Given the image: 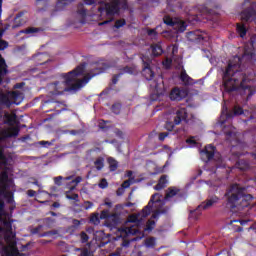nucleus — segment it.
<instances>
[{"label":"nucleus","instance_id":"obj_33","mask_svg":"<svg viewBox=\"0 0 256 256\" xmlns=\"http://www.w3.org/2000/svg\"><path fill=\"white\" fill-rule=\"evenodd\" d=\"M236 31L238 33V35L240 37H245V35H247V27L245 26V24H237L236 25Z\"/></svg>","mask_w":256,"mask_h":256},{"label":"nucleus","instance_id":"obj_2","mask_svg":"<svg viewBox=\"0 0 256 256\" xmlns=\"http://www.w3.org/2000/svg\"><path fill=\"white\" fill-rule=\"evenodd\" d=\"M111 65L104 61H98L91 65L89 73H87L83 79H78L80 75H83L85 67L77 66L74 70L68 72L67 74H62L61 77L64 79L62 82H54L52 86L54 87L53 95H63L65 91H79L82 87H85L93 77L96 75H101L109 69Z\"/></svg>","mask_w":256,"mask_h":256},{"label":"nucleus","instance_id":"obj_29","mask_svg":"<svg viewBox=\"0 0 256 256\" xmlns=\"http://www.w3.org/2000/svg\"><path fill=\"white\" fill-rule=\"evenodd\" d=\"M108 222L110 227H117V225H119V222H120L119 214L117 213L111 214L110 218H108Z\"/></svg>","mask_w":256,"mask_h":256},{"label":"nucleus","instance_id":"obj_44","mask_svg":"<svg viewBox=\"0 0 256 256\" xmlns=\"http://www.w3.org/2000/svg\"><path fill=\"white\" fill-rule=\"evenodd\" d=\"M125 25H127V21H125V19H119L116 20L114 27L116 29H121V27H125Z\"/></svg>","mask_w":256,"mask_h":256},{"label":"nucleus","instance_id":"obj_43","mask_svg":"<svg viewBox=\"0 0 256 256\" xmlns=\"http://www.w3.org/2000/svg\"><path fill=\"white\" fill-rule=\"evenodd\" d=\"M153 229H155V221L148 220L146 223V227L144 228V231H153Z\"/></svg>","mask_w":256,"mask_h":256},{"label":"nucleus","instance_id":"obj_20","mask_svg":"<svg viewBox=\"0 0 256 256\" xmlns=\"http://www.w3.org/2000/svg\"><path fill=\"white\" fill-rule=\"evenodd\" d=\"M179 191H181V190L175 186L169 187L166 190L164 201H169L170 199H173V197L179 195Z\"/></svg>","mask_w":256,"mask_h":256},{"label":"nucleus","instance_id":"obj_64","mask_svg":"<svg viewBox=\"0 0 256 256\" xmlns=\"http://www.w3.org/2000/svg\"><path fill=\"white\" fill-rule=\"evenodd\" d=\"M72 224L74 225V227H79V225H81V221H79L77 219H73Z\"/></svg>","mask_w":256,"mask_h":256},{"label":"nucleus","instance_id":"obj_7","mask_svg":"<svg viewBox=\"0 0 256 256\" xmlns=\"http://www.w3.org/2000/svg\"><path fill=\"white\" fill-rule=\"evenodd\" d=\"M62 105L63 107L60 108V110H57V107H60ZM42 109L44 110V113H51V111H55V113L49 115V119H53V117H57L59 113H62V111H65V104L61 102H57L53 99H49L44 101L42 105Z\"/></svg>","mask_w":256,"mask_h":256},{"label":"nucleus","instance_id":"obj_23","mask_svg":"<svg viewBox=\"0 0 256 256\" xmlns=\"http://www.w3.org/2000/svg\"><path fill=\"white\" fill-rule=\"evenodd\" d=\"M5 124L9 125L10 127H13L15 123H17V114H5L4 115Z\"/></svg>","mask_w":256,"mask_h":256},{"label":"nucleus","instance_id":"obj_25","mask_svg":"<svg viewBox=\"0 0 256 256\" xmlns=\"http://www.w3.org/2000/svg\"><path fill=\"white\" fill-rule=\"evenodd\" d=\"M166 187H167V176L166 175H162L160 177L158 183L154 187V189L156 191H161V189H165Z\"/></svg>","mask_w":256,"mask_h":256},{"label":"nucleus","instance_id":"obj_46","mask_svg":"<svg viewBox=\"0 0 256 256\" xmlns=\"http://www.w3.org/2000/svg\"><path fill=\"white\" fill-rule=\"evenodd\" d=\"M19 128L13 127L11 128V133L6 134V137H17L19 135Z\"/></svg>","mask_w":256,"mask_h":256},{"label":"nucleus","instance_id":"obj_24","mask_svg":"<svg viewBox=\"0 0 256 256\" xmlns=\"http://www.w3.org/2000/svg\"><path fill=\"white\" fill-rule=\"evenodd\" d=\"M178 33H183L187 29V23L182 20H176L175 25L172 26Z\"/></svg>","mask_w":256,"mask_h":256},{"label":"nucleus","instance_id":"obj_31","mask_svg":"<svg viewBox=\"0 0 256 256\" xmlns=\"http://www.w3.org/2000/svg\"><path fill=\"white\" fill-rule=\"evenodd\" d=\"M156 241L157 239L155 237H149L145 239L144 245L147 247V249H154V247L157 245Z\"/></svg>","mask_w":256,"mask_h":256},{"label":"nucleus","instance_id":"obj_55","mask_svg":"<svg viewBox=\"0 0 256 256\" xmlns=\"http://www.w3.org/2000/svg\"><path fill=\"white\" fill-rule=\"evenodd\" d=\"M83 207H84L85 211H89V209H93V202L85 201L83 203Z\"/></svg>","mask_w":256,"mask_h":256},{"label":"nucleus","instance_id":"obj_59","mask_svg":"<svg viewBox=\"0 0 256 256\" xmlns=\"http://www.w3.org/2000/svg\"><path fill=\"white\" fill-rule=\"evenodd\" d=\"M147 35H149V37H157V30L156 29H148Z\"/></svg>","mask_w":256,"mask_h":256},{"label":"nucleus","instance_id":"obj_21","mask_svg":"<svg viewBox=\"0 0 256 256\" xmlns=\"http://www.w3.org/2000/svg\"><path fill=\"white\" fill-rule=\"evenodd\" d=\"M180 80L182 83H184V85H195V80H193V78H191V76H189L185 70L181 71Z\"/></svg>","mask_w":256,"mask_h":256},{"label":"nucleus","instance_id":"obj_5","mask_svg":"<svg viewBox=\"0 0 256 256\" xmlns=\"http://www.w3.org/2000/svg\"><path fill=\"white\" fill-rule=\"evenodd\" d=\"M9 171H11L9 165H0V197H3L8 205H13L15 198L13 192L9 191L13 185V180L9 178Z\"/></svg>","mask_w":256,"mask_h":256},{"label":"nucleus","instance_id":"obj_28","mask_svg":"<svg viewBox=\"0 0 256 256\" xmlns=\"http://www.w3.org/2000/svg\"><path fill=\"white\" fill-rule=\"evenodd\" d=\"M10 98L12 99V101H14L16 105H19V103H21V99H23V93L19 91H13L10 94Z\"/></svg>","mask_w":256,"mask_h":256},{"label":"nucleus","instance_id":"obj_15","mask_svg":"<svg viewBox=\"0 0 256 256\" xmlns=\"http://www.w3.org/2000/svg\"><path fill=\"white\" fill-rule=\"evenodd\" d=\"M142 75L147 81H152L153 77H155V72L151 69V63L145 62V60H143Z\"/></svg>","mask_w":256,"mask_h":256},{"label":"nucleus","instance_id":"obj_57","mask_svg":"<svg viewBox=\"0 0 256 256\" xmlns=\"http://www.w3.org/2000/svg\"><path fill=\"white\" fill-rule=\"evenodd\" d=\"M79 256H93V255L91 254V251H89V249L83 248V249L81 250V253H80Z\"/></svg>","mask_w":256,"mask_h":256},{"label":"nucleus","instance_id":"obj_1","mask_svg":"<svg viewBox=\"0 0 256 256\" xmlns=\"http://www.w3.org/2000/svg\"><path fill=\"white\" fill-rule=\"evenodd\" d=\"M251 48L245 46L242 57L238 55L229 60V63L223 73V85L226 93L238 91L241 97H246L249 101L255 91V72L247 68L251 61H255L256 35L251 36L249 40Z\"/></svg>","mask_w":256,"mask_h":256},{"label":"nucleus","instance_id":"obj_35","mask_svg":"<svg viewBox=\"0 0 256 256\" xmlns=\"http://www.w3.org/2000/svg\"><path fill=\"white\" fill-rule=\"evenodd\" d=\"M41 31L40 28H35V27H28L26 29L20 30V34H25V35H32V33H39Z\"/></svg>","mask_w":256,"mask_h":256},{"label":"nucleus","instance_id":"obj_41","mask_svg":"<svg viewBox=\"0 0 256 256\" xmlns=\"http://www.w3.org/2000/svg\"><path fill=\"white\" fill-rule=\"evenodd\" d=\"M56 222L57 221L54 218H51V217L44 218V223L46 227H48L49 229H51V227H53V225H55Z\"/></svg>","mask_w":256,"mask_h":256},{"label":"nucleus","instance_id":"obj_50","mask_svg":"<svg viewBox=\"0 0 256 256\" xmlns=\"http://www.w3.org/2000/svg\"><path fill=\"white\" fill-rule=\"evenodd\" d=\"M111 217V213H109V210H103L100 214V219H106L107 221H109Z\"/></svg>","mask_w":256,"mask_h":256},{"label":"nucleus","instance_id":"obj_18","mask_svg":"<svg viewBox=\"0 0 256 256\" xmlns=\"http://www.w3.org/2000/svg\"><path fill=\"white\" fill-rule=\"evenodd\" d=\"M3 139L4 138L0 134V143L1 141H3ZM10 161H11V157L5 155V149L2 146H0V165H4V166L9 165Z\"/></svg>","mask_w":256,"mask_h":256},{"label":"nucleus","instance_id":"obj_56","mask_svg":"<svg viewBox=\"0 0 256 256\" xmlns=\"http://www.w3.org/2000/svg\"><path fill=\"white\" fill-rule=\"evenodd\" d=\"M121 75H123V73L115 74L112 77V85H117V83H119V77H121Z\"/></svg>","mask_w":256,"mask_h":256},{"label":"nucleus","instance_id":"obj_34","mask_svg":"<svg viewBox=\"0 0 256 256\" xmlns=\"http://www.w3.org/2000/svg\"><path fill=\"white\" fill-rule=\"evenodd\" d=\"M108 164L111 172L119 168V162H117L113 157L108 158Z\"/></svg>","mask_w":256,"mask_h":256},{"label":"nucleus","instance_id":"obj_45","mask_svg":"<svg viewBox=\"0 0 256 256\" xmlns=\"http://www.w3.org/2000/svg\"><path fill=\"white\" fill-rule=\"evenodd\" d=\"M148 7H159L161 0H146Z\"/></svg>","mask_w":256,"mask_h":256},{"label":"nucleus","instance_id":"obj_22","mask_svg":"<svg viewBox=\"0 0 256 256\" xmlns=\"http://www.w3.org/2000/svg\"><path fill=\"white\" fill-rule=\"evenodd\" d=\"M152 57H161L163 55V46H161L160 42L152 44Z\"/></svg>","mask_w":256,"mask_h":256},{"label":"nucleus","instance_id":"obj_13","mask_svg":"<svg viewBox=\"0 0 256 256\" xmlns=\"http://www.w3.org/2000/svg\"><path fill=\"white\" fill-rule=\"evenodd\" d=\"M186 37L191 43H201L205 39L201 30L190 31L186 34Z\"/></svg>","mask_w":256,"mask_h":256},{"label":"nucleus","instance_id":"obj_60","mask_svg":"<svg viewBox=\"0 0 256 256\" xmlns=\"http://www.w3.org/2000/svg\"><path fill=\"white\" fill-rule=\"evenodd\" d=\"M128 233L130 235H137V233H139V228H132V227H130V228H128Z\"/></svg>","mask_w":256,"mask_h":256},{"label":"nucleus","instance_id":"obj_47","mask_svg":"<svg viewBox=\"0 0 256 256\" xmlns=\"http://www.w3.org/2000/svg\"><path fill=\"white\" fill-rule=\"evenodd\" d=\"M98 187H99L100 189H107V188L109 187V182H107V179L102 178V179L100 180V183L98 184Z\"/></svg>","mask_w":256,"mask_h":256},{"label":"nucleus","instance_id":"obj_58","mask_svg":"<svg viewBox=\"0 0 256 256\" xmlns=\"http://www.w3.org/2000/svg\"><path fill=\"white\" fill-rule=\"evenodd\" d=\"M61 181H63V176H57L54 178L55 185H58L59 187L62 185Z\"/></svg>","mask_w":256,"mask_h":256},{"label":"nucleus","instance_id":"obj_40","mask_svg":"<svg viewBox=\"0 0 256 256\" xmlns=\"http://www.w3.org/2000/svg\"><path fill=\"white\" fill-rule=\"evenodd\" d=\"M121 108H122V105L121 103H115L112 105V113H114L115 115H119L121 113Z\"/></svg>","mask_w":256,"mask_h":256},{"label":"nucleus","instance_id":"obj_32","mask_svg":"<svg viewBox=\"0 0 256 256\" xmlns=\"http://www.w3.org/2000/svg\"><path fill=\"white\" fill-rule=\"evenodd\" d=\"M167 213H169V207L157 209L153 212L152 219H159V215H167Z\"/></svg>","mask_w":256,"mask_h":256},{"label":"nucleus","instance_id":"obj_3","mask_svg":"<svg viewBox=\"0 0 256 256\" xmlns=\"http://www.w3.org/2000/svg\"><path fill=\"white\" fill-rule=\"evenodd\" d=\"M5 215V202L0 201V235H3L6 246L2 248L1 256H18L16 234L13 232V219L3 218Z\"/></svg>","mask_w":256,"mask_h":256},{"label":"nucleus","instance_id":"obj_17","mask_svg":"<svg viewBox=\"0 0 256 256\" xmlns=\"http://www.w3.org/2000/svg\"><path fill=\"white\" fill-rule=\"evenodd\" d=\"M23 15H25V12H19L16 14L12 24V29H18V27H23V25L27 23V20L23 18Z\"/></svg>","mask_w":256,"mask_h":256},{"label":"nucleus","instance_id":"obj_61","mask_svg":"<svg viewBox=\"0 0 256 256\" xmlns=\"http://www.w3.org/2000/svg\"><path fill=\"white\" fill-rule=\"evenodd\" d=\"M123 73H129V75H133V68L126 66L123 68Z\"/></svg>","mask_w":256,"mask_h":256},{"label":"nucleus","instance_id":"obj_30","mask_svg":"<svg viewBox=\"0 0 256 256\" xmlns=\"http://www.w3.org/2000/svg\"><path fill=\"white\" fill-rule=\"evenodd\" d=\"M236 168L239 169L240 171H247V169H249V162L244 159H239L236 162Z\"/></svg>","mask_w":256,"mask_h":256},{"label":"nucleus","instance_id":"obj_39","mask_svg":"<svg viewBox=\"0 0 256 256\" xmlns=\"http://www.w3.org/2000/svg\"><path fill=\"white\" fill-rule=\"evenodd\" d=\"M66 199H69V201H76V203H79V194H69V192H66Z\"/></svg>","mask_w":256,"mask_h":256},{"label":"nucleus","instance_id":"obj_10","mask_svg":"<svg viewBox=\"0 0 256 256\" xmlns=\"http://www.w3.org/2000/svg\"><path fill=\"white\" fill-rule=\"evenodd\" d=\"M215 203H219V197L214 196L205 202H202L198 207L194 210L191 211V213H197L198 215H201V211H205V209H209V207H213Z\"/></svg>","mask_w":256,"mask_h":256},{"label":"nucleus","instance_id":"obj_8","mask_svg":"<svg viewBox=\"0 0 256 256\" xmlns=\"http://www.w3.org/2000/svg\"><path fill=\"white\" fill-rule=\"evenodd\" d=\"M182 121H185V123H189V120H187V109L186 108H179L176 111V116L174 117V123L166 122L165 129L167 131H173V129H175V125H180Z\"/></svg>","mask_w":256,"mask_h":256},{"label":"nucleus","instance_id":"obj_62","mask_svg":"<svg viewBox=\"0 0 256 256\" xmlns=\"http://www.w3.org/2000/svg\"><path fill=\"white\" fill-rule=\"evenodd\" d=\"M169 135L167 132H161L159 134V141H165V138Z\"/></svg>","mask_w":256,"mask_h":256},{"label":"nucleus","instance_id":"obj_49","mask_svg":"<svg viewBox=\"0 0 256 256\" xmlns=\"http://www.w3.org/2000/svg\"><path fill=\"white\" fill-rule=\"evenodd\" d=\"M107 123H111L110 121H105V120H100L98 127L99 129H102V131H105L106 129H109V127H107Z\"/></svg>","mask_w":256,"mask_h":256},{"label":"nucleus","instance_id":"obj_4","mask_svg":"<svg viewBox=\"0 0 256 256\" xmlns=\"http://www.w3.org/2000/svg\"><path fill=\"white\" fill-rule=\"evenodd\" d=\"M245 191H247V188L241 186V184H232L224 194L227 207L238 211H243V209L250 207L253 195L245 194Z\"/></svg>","mask_w":256,"mask_h":256},{"label":"nucleus","instance_id":"obj_9","mask_svg":"<svg viewBox=\"0 0 256 256\" xmlns=\"http://www.w3.org/2000/svg\"><path fill=\"white\" fill-rule=\"evenodd\" d=\"M145 213H147V210L145 211V208H143L140 212L130 215L128 217V223H135L139 229V227L145 223V218L149 217V215H145Z\"/></svg>","mask_w":256,"mask_h":256},{"label":"nucleus","instance_id":"obj_6","mask_svg":"<svg viewBox=\"0 0 256 256\" xmlns=\"http://www.w3.org/2000/svg\"><path fill=\"white\" fill-rule=\"evenodd\" d=\"M126 2L127 0H109V2H100V7L98 8L100 15H106L107 17L111 18L100 22L99 26L101 27L111 23V21H113V15H115V13H119V5Z\"/></svg>","mask_w":256,"mask_h":256},{"label":"nucleus","instance_id":"obj_36","mask_svg":"<svg viewBox=\"0 0 256 256\" xmlns=\"http://www.w3.org/2000/svg\"><path fill=\"white\" fill-rule=\"evenodd\" d=\"M175 21H177V19H172L169 15L163 17V23L168 27H175Z\"/></svg>","mask_w":256,"mask_h":256},{"label":"nucleus","instance_id":"obj_51","mask_svg":"<svg viewBox=\"0 0 256 256\" xmlns=\"http://www.w3.org/2000/svg\"><path fill=\"white\" fill-rule=\"evenodd\" d=\"M80 241L81 243H87L89 241V235H87L85 231L80 233Z\"/></svg>","mask_w":256,"mask_h":256},{"label":"nucleus","instance_id":"obj_27","mask_svg":"<svg viewBox=\"0 0 256 256\" xmlns=\"http://www.w3.org/2000/svg\"><path fill=\"white\" fill-rule=\"evenodd\" d=\"M73 1L75 0H58V2L56 3V11H63V9H65V7H67V5H71V3H73Z\"/></svg>","mask_w":256,"mask_h":256},{"label":"nucleus","instance_id":"obj_48","mask_svg":"<svg viewBox=\"0 0 256 256\" xmlns=\"http://www.w3.org/2000/svg\"><path fill=\"white\" fill-rule=\"evenodd\" d=\"M0 102L4 103V105H9L11 104V101L9 100V96L5 95V94H1L0 95Z\"/></svg>","mask_w":256,"mask_h":256},{"label":"nucleus","instance_id":"obj_42","mask_svg":"<svg viewBox=\"0 0 256 256\" xmlns=\"http://www.w3.org/2000/svg\"><path fill=\"white\" fill-rule=\"evenodd\" d=\"M77 13L81 17H86L87 16V10L83 7V3L78 4Z\"/></svg>","mask_w":256,"mask_h":256},{"label":"nucleus","instance_id":"obj_26","mask_svg":"<svg viewBox=\"0 0 256 256\" xmlns=\"http://www.w3.org/2000/svg\"><path fill=\"white\" fill-rule=\"evenodd\" d=\"M8 73L7 62H5V58L0 54V77H4V75H7Z\"/></svg>","mask_w":256,"mask_h":256},{"label":"nucleus","instance_id":"obj_11","mask_svg":"<svg viewBox=\"0 0 256 256\" xmlns=\"http://www.w3.org/2000/svg\"><path fill=\"white\" fill-rule=\"evenodd\" d=\"M157 203L163 205V202L161 201V194L159 193H155L151 196L148 204L144 207V211H147L145 215H151L153 205H157Z\"/></svg>","mask_w":256,"mask_h":256},{"label":"nucleus","instance_id":"obj_16","mask_svg":"<svg viewBox=\"0 0 256 256\" xmlns=\"http://www.w3.org/2000/svg\"><path fill=\"white\" fill-rule=\"evenodd\" d=\"M202 157H206L204 161H211L213 157H215V146L208 145L204 148V150L201 151Z\"/></svg>","mask_w":256,"mask_h":256},{"label":"nucleus","instance_id":"obj_53","mask_svg":"<svg viewBox=\"0 0 256 256\" xmlns=\"http://www.w3.org/2000/svg\"><path fill=\"white\" fill-rule=\"evenodd\" d=\"M43 229V225H38L37 227L33 228L31 230V234L32 235H41L42 233H39V231H41Z\"/></svg>","mask_w":256,"mask_h":256},{"label":"nucleus","instance_id":"obj_38","mask_svg":"<svg viewBox=\"0 0 256 256\" xmlns=\"http://www.w3.org/2000/svg\"><path fill=\"white\" fill-rule=\"evenodd\" d=\"M90 223H92V225H99V223H101V217L99 216V213L92 214L90 216Z\"/></svg>","mask_w":256,"mask_h":256},{"label":"nucleus","instance_id":"obj_52","mask_svg":"<svg viewBox=\"0 0 256 256\" xmlns=\"http://www.w3.org/2000/svg\"><path fill=\"white\" fill-rule=\"evenodd\" d=\"M9 47V42L3 39H0V51H5Z\"/></svg>","mask_w":256,"mask_h":256},{"label":"nucleus","instance_id":"obj_12","mask_svg":"<svg viewBox=\"0 0 256 256\" xmlns=\"http://www.w3.org/2000/svg\"><path fill=\"white\" fill-rule=\"evenodd\" d=\"M223 115H225L226 119H233V117L237 115H243V108L241 106H235L233 111L229 112L227 106L223 105L221 117H223Z\"/></svg>","mask_w":256,"mask_h":256},{"label":"nucleus","instance_id":"obj_14","mask_svg":"<svg viewBox=\"0 0 256 256\" xmlns=\"http://www.w3.org/2000/svg\"><path fill=\"white\" fill-rule=\"evenodd\" d=\"M185 97H187V90L180 88L172 89L169 95L171 101H182Z\"/></svg>","mask_w":256,"mask_h":256},{"label":"nucleus","instance_id":"obj_54","mask_svg":"<svg viewBox=\"0 0 256 256\" xmlns=\"http://www.w3.org/2000/svg\"><path fill=\"white\" fill-rule=\"evenodd\" d=\"M49 235H57V230H52L48 232H44L42 234H39L38 237H49Z\"/></svg>","mask_w":256,"mask_h":256},{"label":"nucleus","instance_id":"obj_63","mask_svg":"<svg viewBox=\"0 0 256 256\" xmlns=\"http://www.w3.org/2000/svg\"><path fill=\"white\" fill-rule=\"evenodd\" d=\"M27 195L28 197H35V195H37V192L35 190H28Z\"/></svg>","mask_w":256,"mask_h":256},{"label":"nucleus","instance_id":"obj_37","mask_svg":"<svg viewBox=\"0 0 256 256\" xmlns=\"http://www.w3.org/2000/svg\"><path fill=\"white\" fill-rule=\"evenodd\" d=\"M94 165L97 171H101L103 167H105V159L103 157H99L94 161Z\"/></svg>","mask_w":256,"mask_h":256},{"label":"nucleus","instance_id":"obj_19","mask_svg":"<svg viewBox=\"0 0 256 256\" xmlns=\"http://www.w3.org/2000/svg\"><path fill=\"white\" fill-rule=\"evenodd\" d=\"M214 9H221V5L217 4L215 0H207L206 1V11L210 15H213L215 12Z\"/></svg>","mask_w":256,"mask_h":256}]
</instances>
